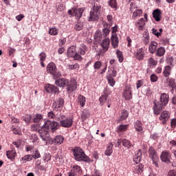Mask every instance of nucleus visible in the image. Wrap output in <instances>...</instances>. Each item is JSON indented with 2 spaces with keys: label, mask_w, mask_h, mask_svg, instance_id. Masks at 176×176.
I'll use <instances>...</instances> for the list:
<instances>
[{
  "label": "nucleus",
  "mask_w": 176,
  "mask_h": 176,
  "mask_svg": "<svg viewBox=\"0 0 176 176\" xmlns=\"http://www.w3.org/2000/svg\"><path fill=\"white\" fill-rule=\"evenodd\" d=\"M58 129V122L56 121L47 120L45 122L41 129H38L41 138L43 141L49 140V132L54 133Z\"/></svg>",
  "instance_id": "obj_1"
},
{
  "label": "nucleus",
  "mask_w": 176,
  "mask_h": 176,
  "mask_svg": "<svg viewBox=\"0 0 176 176\" xmlns=\"http://www.w3.org/2000/svg\"><path fill=\"white\" fill-rule=\"evenodd\" d=\"M100 16H101V5L94 3L91 8L87 20L90 22L98 21Z\"/></svg>",
  "instance_id": "obj_2"
},
{
  "label": "nucleus",
  "mask_w": 176,
  "mask_h": 176,
  "mask_svg": "<svg viewBox=\"0 0 176 176\" xmlns=\"http://www.w3.org/2000/svg\"><path fill=\"white\" fill-rule=\"evenodd\" d=\"M72 152L74 159L77 162H85L86 163H90V158L86 155L85 151H83L80 147H75L72 149Z\"/></svg>",
  "instance_id": "obj_3"
},
{
  "label": "nucleus",
  "mask_w": 176,
  "mask_h": 176,
  "mask_svg": "<svg viewBox=\"0 0 176 176\" xmlns=\"http://www.w3.org/2000/svg\"><path fill=\"white\" fill-rule=\"evenodd\" d=\"M56 120L60 122L59 126H60V127L69 128L74 123V120H72V118H67L63 114H57Z\"/></svg>",
  "instance_id": "obj_4"
},
{
  "label": "nucleus",
  "mask_w": 176,
  "mask_h": 176,
  "mask_svg": "<svg viewBox=\"0 0 176 176\" xmlns=\"http://www.w3.org/2000/svg\"><path fill=\"white\" fill-rule=\"evenodd\" d=\"M149 157L152 159L153 164H155V167H159V157L157 156V153H156V150L153 148V147H150L148 149Z\"/></svg>",
  "instance_id": "obj_5"
},
{
  "label": "nucleus",
  "mask_w": 176,
  "mask_h": 176,
  "mask_svg": "<svg viewBox=\"0 0 176 176\" xmlns=\"http://www.w3.org/2000/svg\"><path fill=\"white\" fill-rule=\"evenodd\" d=\"M109 38H104L102 43L101 46L102 47V50H100V51H98V56H103L104 53L106 52H108V49H109Z\"/></svg>",
  "instance_id": "obj_6"
},
{
  "label": "nucleus",
  "mask_w": 176,
  "mask_h": 176,
  "mask_svg": "<svg viewBox=\"0 0 176 176\" xmlns=\"http://www.w3.org/2000/svg\"><path fill=\"white\" fill-rule=\"evenodd\" d=\"M64 107V99L59 98L58 100H55L52 104L53 111H61Z\"/></svg>",
  "instance_id": "obj_7"
},
{
  "label": "nucleus",
  "mask_w": 176,
  "mask_h": 176,
  "mask_svg": "<svg viewBox=\"0 0 176 176\" xmlns=\"http://www.w3.org/2000/svg\"><path fill=\"white\" fill-rule=\"evenodd\" d=\"M169 98L170 97L167 94L162 93L160 95V101L157 102V104H160V105H162V107H166V105L168 104Z\"/></svg>",
  "instance_id": "obj_8"
},
{
  "label": "nucleus",
  "mask_w": 176,
  "mask_h": 176,
  "mask_svg": "<svg viewBox=\"0 0 176 176\" xmlns=\"http://www.w3.org/2000/svg\"><path fill=\"white\" fill-rule=\"evenodd\" d=\"M77 89L78 82H76V80H71L68 85H67V91L68 93H72L73 91H75V90H76Z\"/></svg>",
  "instance_id": "obj_9"
},
{
  "label": "nucleus",
  "mask_w": 176,
  "mask_h": 176,
  "mask_svg": "<svg viewBox=\"0 0 176 176\" xmlns=\"http://www.w3.org/2000/svg\"><path fill=\"white\" fill-rule=\"evenodd\" d=\"M133 54L134 57H135L138 61H141L142 60H144V57H145V51L144 50V48L141 47L136 50Z\"/></svg>",
  "instance_id": "obj_10"
},
{
  "label": "nucleus",
  "mask_w": 176,
  "mask_h": 176,
  "mask_svg": "<svg viewBox=\"0 0 176 176\" xmlns=\"http://www.w3.org/2000/svg\"><path fill=\"white\" fill-rule=\"evenodd\" d=\"M55 85L58 87H67L69 85V80L67 78H58L55 80Z\"/></svg>",
  "instance_id": "obj_11"
},
{
  "label": "nucleus",
  "mask_w": 176,
  "mask_h": 176,
  "mask_svg": "<svg viewBox=\"0 0 176 176\" xmlns=\"http://www.w3.org/2000/svg\"><path fill=\"white\" fill-rule=\"evenodd\" d=\"M170 119V113L168 111H164L160 116V120L162 124H166Z\"/></svg>",
  "instance_id": "obj_12"
},
{
  "label": "nucleus",
  "mask_w": 176,
  "mask_h": 176,
  "mask_svg": "<svg viewBox=\"0 0 176 176\" xmlns=\"http://www.w3.org/2000/svg\"><path fill=\"white\" fill-rule=\"evenodd\" d=\"M45 89L47 93H52V94H56V93H58L59 90L56 85L48 84L45 85Z\"/></svg>",
  "instance_id": "obj_13"
},
{
  "label": "nucleus",
  "mask_w": 176,
  "mask_h": 176,
  "mask_svg": "<svg viewBox=\"0 0 176 176\" xmlns=\"http://www.w3.org/2000/svg\"><path fill=\"white\" fill-rule=\"evenodd\" d=\"M122 97L125 98V100H131L133 98V94L131 93V88L130 87H126L124 92L122 94Z\"/></svg>",
  "instance_id": "obj_14"
},
{
  "label": "nucleus",
  "mask_w": 176,
  "mask_h": 176,
  "mask_svg": "<svg viewBox=\"0 0 176 176\" xmlns=\"http://www.w3.org/2000/svg\"><path fill=\"white\" fill-rule=\"evenodd\" d=\"M154 106L153 107V112L155 115H160V112H162V109L164 108V106L160 104L159 103H156V102H153Z\"/></svg>",
  "instance_id": "obj_15"
},
{
  "label": "nucleus",
  "mask_w": 176,
  "mask_h": 176,
  "mask_svg": "<svg viewBox=\"0 0 176 176\" xmlns=\"http://www.w3.org/2000/svg\"><path fill=\"white\" fill-rule=\"evenodd\" d=\"M17 153H16V150L12 149L6 151V156L8 159H10L11 162H14L15 160Z\"/></svg>",
  "instance_id": "obj_16"
},
{
  "label": "nucleus",
  "mask_w": 176,
  "mask_h": 176,
  "mask_svg": "<svg viewBox=\"0 0 176 176\" xmlns=\"http://www.w3.org/2000/svg\"><path fill=\"white\" fill-rule=\"evenodd\" d=\"M56 71H57L56 64H54L53 62L50 63L47 66V74H50V75H52V74H54Z\"/></svg>",
  "instance_id": "obj_17"
},
{
  "label": "nucleus",
  "mask_w": 176,
  "mask_h": 176,
  "mask_svg": "<svg viewBox=\"0 0 176 176\" xmlns=\"http://www.w3.org/2000/svg\"><path fill=\"white\" fill-rule=\"evenodd\" d=\"M111 45L113 49H116L119 46V38H118V34H114L111 35Z\"/></svg>",
  "instance_id": "obj_18"
},
{
  "label": "nucleus",
  "mask_w": 176,
  "mask_h": 176,
  "mask_svg": "<svg viewBox=\"0 0 176 176\" xmlns=\"http://www.w3.org/2000/svg\"><path fill=\"white\" fill-rule=\"evenodd\" d=\"M171 155L167 151H164L161 154V160L162 162H164L165 163H170V159Z\"/></svg>",
  "instance_id": "obj_19"
},
{
  "label": "nucleus",
  "mask_w": 176,
  "mask_h": 176,
  "mask_svg": "<svg viewBox=\"0 0 176 176\" xmlns=\"http://www.w3.org/2000/svg\"><path fill=\"white\" fill-rule=\"evenodd\" d=\"M162 11L159 9L157 8L153 10V17L155 19V21H160L162 19Z\"/></svg>",
  "instance_id": "obj_20"
},
{
  "label": "nucleus",
  "mask_w": 176,
  "mask_h": 176,
  "mask_svg": "<svg viewBox=\"0 0 176 176\" xmlns=\"http://www.w3.org/2000/svg\"><path fill=\"white\" fill-rule=\"evenodd\" d=\"M157 48V42L156 41H151L149 44L148 47V52L151 54H153L156 53V49Z\"/></svg>",
  "instance_id": "obj_21"
},
{
  "label": "nucleus",
  "mask_w": 176,
  "mask_h": 176,
  "mask_svg": "<svg viewBox=\"0 0 176 176\" xmlns=\"http://www.w3.org/2000/svg\"><path fill=\"white\" fill-rule=\"evenodd\" d=\"M135 25L139 31L144 30V28H145V20L144 18L140 19L138 22H136Z\"/></svg>",
  "instance_id": "obj_22"
},
{
  "label": "nucleus",
  "mask_w": 176,
  "mask_h": 176,
  "mask_svg": "<svg viewBox=\"0 0 176 176\" xmlns=\"http://www.w3.org/2000/svg\"><path fill=\"white\" fill-rule=\"evenodd\" d=\"M134 127H135L136 131L138 132V134L142 133V131L144 130V128L142 127V123L141 122V121L137 120L134 123Z\"/></svg>",
  "instance_id": "obj_23"
},
{
  "label": "nucleus",
  "mask_w": 176,
  "mask_h": 176,
  "mask_svg": "<svg viewBox=\"0 0 176 176\" xmlns=\"http://www.w3.org/2000/svg\"><path fill=\"white\" fill-rule=\"evenodd\" d=\"M83 12H85V9L83 8L74 9V14L76 19H80V17H82V14H83Z\"/></svg>",
  "instance_id": "obj_24"
},
{
  "label": "nucleus",
  "mask_w": 176,
  "mask_h": 176,
  "mask_svg": "<svg viewBox=\"0 0 176 176\" xmlns=\"http://www.w3.org/2000/svg\"><path fill=\"white\" fill-rule=\"evenodd\" d=\"M52 142L54 145H61V144L64 142V137L62 135H57L52 140Z\"/></svg>",
  "instance_id": "obj_25"
},
{
  "label": "nucleus",
  "mask_w": 176,
  "mask_h": 176,
  "mask_svg": "<svg viewBox=\"0 0 176 176\" xmlns=\"http://www.w3.org/2000/svg\"><path fill=\"white\" fill-rule=\"evenodd\" d=\"M166 80L168 82V87L172 89L170 91L173 93V91H174V89H176L175 79L166 78Z\"/></svg>",
  "instance_id": "obj_26"
},
{
  "label": "nucleus",
  "mask_w": 176,
  "mask_h": 176,
  "mask_svg": "<svg viewBox=\"0 0 176 176\" xmlns=\"http://www.w3.org/2000/svg\"><path fill=\"white\" fill-rule=\"evenodd\" d=\"M118 75V72L116 70H115L114 68L111 69L110 67H109V70H108V73L107 74L106 78H116V76Z\"/></svg>",
  "instance_id": "obj_27"
},
{
  "label": "nucleus",
  "mask_w": 176,
  "mask_h": 176,
  "mask_svg": "<svg viewBox=\"0 0 176 176\" xmlns=\"http://www.w3.org/2000/svg\"><path fill=\"white\" fill-rule=\"evenodd\" d=\"M76 54V47L74 45L71 46L67 50V57H72Z\"/></svg>",
  "instance_id": "obj_28"
},
{
  "label": "nucleus",
  "mask_w": 176,
  "mask_h": 176,
  "mask_svg": "<svg viewBox=\"0 0 176 176\" xmlns=\"http://www.w3.org/2000/svg\"><path fill=\"white\" fill-rule=\"evenodd\" d=\"M163 75L164 78H168V76L171 75V66L167 65L164 67Z\"/></svg>",
  "instance_id": "obj_29"
},
{
  "label": "nucleus",
  "mask_w": 176,
  "mask_h": 176,
  "mask_svg": "<svg viewBox=\"0 0 176 176\" xmlns=\"http://www.w3.org/2000/svg\"><path fill=\"white\" fill-rule=\"evenodd\" d=\"M87 50H88L87 46H86V45L85 44H81L78 52L80 54V56H85Z\"/></svg>",
  "instance_id": "obj_30"
},
{
  "label": "nucleus",
  "mask_w": 176,
  "mask_h": 176,
  "mask_svg": "<svg viewBox=\"0 0 176 176\" xmlns=\"http://www.w3.org/2000/svg\"><path fill=\"white\" fill-rule=\"evenodd\" d=\"M113 144H112V143H109L104 151V155H106V156H111L113 152Z\"/></svg>",
  "instance_id": "obj_31"
},
{
  "label": "nucleus",
  "mask_w": 176,
  "mask_h": 176,
  "mask_svg": "<svg viewBox=\"0 0 176 176\" xmlns=\"http://www.w3.org/2000/svg\"><path fill=\"white\" fill-rule=\"evenodd\" d=\"M96 42H101L102 39V34H101V30H98L95 32L94 36Z\"/></svg>",
  "instance_id": "obj_32"
},
{
  "label": "nucleus",
  "mask_w": 176,
  "mask_h": 176,
  "mask_svg": "<svg viewBox=\"0 0 176 176\" xmlns=\"http://www.w3.org/2000/svg\"><path fill=\"white\" fill-rule=\"evenodd\" d=\"M122 145L126 149H130L132 146H133V143L127 139H122Z\"/></svg>",
  "instance_id": "obj_33"
},
{
  "label": "nucleus",
  "mask_w": 176,
  "mask_h": 176,
  "mask_svg": "<svg viewBox=\"0 0 176 176\" xmlns=\"http://www.w3.org/2000/svg\"><path fill=\"white\" fill-rule=\"evenodd\" d=\"M164 54H166V49L164 47H160L156 50V56L157 57H163Z\"/></svg>",
  "instance_id": "obj_34"
},
{
  "label": "nucleus",
  "mask_w": 176,
  "mask_h": 176,
  "mask_svg": "<svg viewBox=\"0 0 176 176\" xmlns=\"http://www.w3.org/2000/svg\"><path fill=\"white\" fill-rule=\"evenodd\" d=\"M90 116V112L88 109H84L81 113V119L82 122L87 120V118Z\"/></svg>",
  "instance_id": "obj_35"
},
{
  "label": "nucleus",
  "mask_w": 176,
  "mask_h": 176,
  "mask_svg": "<svg viewBox=\"0 0 176 176\" xmlns=\"http://www.w3.org/2000/svg\"><path fill=\"white\" fill-rule=\"evenodd\" d=\"M39 58H40V63H41V67H43V68H45V63L43 62L46 61V53L45 52L40 53Z\"/></svg>",
  "instance_id": "obj_36"
},
{
  "label": "nucleus",
  "mask_w": 176,
  "mask_h": 176,
  "mask_svg": "<svg viewBox=\"0 0 176 176\" xmlns=\"http://www.w3.org/2000/svg\"><path fill=\"white\" fill-rule=\"evenodd\" d=\"M142 168H144V165L139 164L138 165L135 166L134 173L135 174H141V173H142Z\"/></svg>",
  "instance_id": "obj_37"
},
{
  "label": "nucleus",
  "mask_w": 176,
  "mask_h": 176,
  "mask_svg": "<svg viewBox=\"0 0 176 176\" xmlns=\"http://www.w3.org/2000/svg\"><path fill=\"white\" fill-rule=\"evenodd\" d=\"M100 105H103L105 102H108V94H104L102 95L99 98Z\"/></svg>",
  "instance_id": "obj_38"
},
{
  "label": "nucleus",
  "mask_w": 176,
  "mask_h": 176,
  "mask_svg": "<svg viewBox=\"0 0 176 176\" xmlns=\"http://www.w3.org/2000/svg\"><path fill=\"white\" fill-rule=\"evenodd\" d=\"M108 4L112 9H114V10H118V1H116V0L109 1Z\"/></svg>",
  "instance_id": "obj_39"
},
{
  "label": "nucleus",
  "mask_w": 176,
  "mask_h": 176,
  "mask_svg": "<svg viewBox=\"0 0 176 176\" xmlns=\"http://www.w3.org/2000/svg\"><path fill=\"white\" fill-rule=\"evenodd\" d=\"M116 54L118 58L119 63H123L124 58L123 57V52H122L120 50H117Z\"/></svg>",
  "instance_id": "obj_40"
},
{
  "label": "nucleus",
  "mask_w": 176,
  "mask_h": 176,
  "mask_svg": "<svg viewBox=\"0 0 176 176\" xmlns=\"http://www.w3.org/2000/svg\"><path fill=\"white\" fill-rule=\"evenodd\" d=\"M141 155H142V153L139 150L138 153L133 157V162H135L136 164H138V163L141 162Z\"/></svg>",
  "instance_id": "obj_41"
},
{
  "label": "nucleus",
  "mask_w": 176,
  "mask_h": 176,
  "mask_svg": "<svg viewBox=\"0 0 176 176\" xmlns=\"http://www.w3.org/2000/svg\"><path fill=\"white\" fill-rule=\"evenodd\" d=\"M32 155H27L21 158V163H27V162H31L32 160Z\"/></svg>",
  "instance_id": "obj_42"
},
{
  "label": "nucleus",
  "mask_w": 176,
  "mask_h": 176,
  "mask_svg": "<svg viewBox=\"0 0 176 176\" xmlns=\"http://www.w3.org/2000/svg\"><path fill=\"white\" fill-rule=\"evenodd\" d=\"M141 14H142V10H136L133 12V19H134L135 20V19H137V17H140Z\"/></svg>",
  "instance_id": "obj_43"
},
{
  "label": "nucleus",
  "mask_w": 176,
  "mask_h": 176,
  "mask_svg": "<svg viewBox=\"0 0 176 176\" xmlns=\"http://www.w3.org/2000/svg\"><path fill=\"white\" fill-rule=\"evenodd\" d=\"M78 102L81 107H85V104H86V98L82 95H80L78 96Z\"/></svg>",
  "instance_id": "obj_44"
},
{
  "label": "nucleus",
  "mask_w": 176,
  "mask_h": 176,
  "mask_svg": "<svg viewBox=\"0 0 176 176\" xmlns=\"http://www.w3.org/2000/svg\"><path fill=\"white\" fill-rule=\"evenodd\" d=\"M148 63L150 67L153 68V67H156V65H157V60H155L153 58H150L148 59Z\"/></svg>",
  "instance_id": "obj_45"
},
{
  "label": "nucleus",
  "mask_w": 176,
  "mask_h": 176,
  "mask_svg": "<svg viewBox=\"0 0 176 176\" xmlns=\"http://www.w3.org/2000/svg\"><path fill=\"white\" fill-rule=\"evenodd\" d=\"M22 119L25 122L26 124H29L31 122V119H32V116L31 115L26 114L25 116L22 117Z\"/></svg>",
  "instance_id": "obj_46"
},
{
  "label": "nucleus",
  "mask_w": 176,
  "mask_h": 176,
  "mask_svg": "<svg viewBox=\"0 0 176 176\" xmlns=\"http://www.w3.org/2000/svg\"><path fill=\"white\" fill-rule=\"evenodd\" d=\"M42 119H43V116L42 114H36L35 118L33 119L34 123H39Z\"/></svg>",
  "instance_id": "obj_47"
},
{
  "label": "nucleus",
  "mask_w": 176,
  "mask_h": 176,
  "mask_svg": "<svg viewBox=\"0 0 176 176\" xmlns=\"http://www.w3.org/2000/svg\"><path fill=\"white\" fill-rule=\"evenodd\" d=\"M129 118V111L127 110H123L120 116L122 120H124Z\"/></svg>",
  "instance_id": "obj_48"
},
{
  "label": "nucleus",
  "mask_w": 176,
  "mask_h": 176,
  "mask_svg": "<svg viewBox=\"0 0 176 176\" xmlns=\"http://www.w3.org/2000/svg\"><path fill=\"white\" fill-rule=\"evenodd\" d=\"M67 68V69H69V71L72 69H79V64L75 63L74 65H68Z\"/></svg>",
  "instance_id": "obj_49"
},
{
  "label": "nucleus",
  "mask_w": 176,
  "mask_h": 176,
  "mask_svg": "<svg viewBox=\"0 0 176 176\" xmlns=\"http://www.w3.org/2000/svg\"><path fill=\"white\" fill-rule=\"evenodd\" d=\"M32 159H39L41 157V153H39V150L37 148L34 151L33 155H32Z\"/></svg>",
  "instance_id": "obj_50"
},
{
  "label": "nucleus",
  "mask_w": 176,
  "mask_h": 176,
  "mask_svg": "<svg viewBox=\"0 0 176 176\" xmlns=\"http://www.w3.org/2000/svg\"><path fill=\"white\" fill-rule=\"evenodd\" d=\"M58 34V30L56 28H52L50 29L49 34L50 35H57Z\"/></svg>",
  "instance_id": "obj_51"
},
{
  "label": "nucleus",
  "mask_w": 176,
  "mask_h": 176,
  "mask_svg": "<svg viewBox=\"0 0 176 176\" xmlns=\"http://www.w3.org/2000/svg\"><path fill=\"white\" fill-rule=\"evenodd\" d=\"M101 67H102V63H101V61L100 60L95 62V63L94 64V69H100Z\"/></svg>",
  "instance_id": "obj_52"
},
{
  "label": "nucleus",
  "mask_w": 176,
  "mask_h": 176,
  "mask_svg": "<svg viewBox=\"0 0 176 176\" xmlns=\"http://www.w3.org/2000/svg\"><path fill=\"white\" fill-rule=\"evenodd\" d=\"M36 166L38 170L46 172V167H45V166L41 165V162H36Z\"/></svg>",
  "instance_id": "obj_53"
},
{
  "label": "nucleus",
  "mask_w": 176,
  "mask_h": 176,
  "mask_svg": "<svg viewBox=\"0 0 176 176\" xmlns=\"http://www.w3.org/2000/svg\"><path fill=\"white\" fill-rule=\"evenodd\" d=\"M53 76V78L56 80H57V79H58V78H60V76H61V73L60 72H57V70L55 71V72H54V74H52Z\"/></svg>",
  "instance_id": "obj_54"
},
{
  "label": "nucleus",
  "mask_w": 176,
  "mask_h": 176,
  "mask_svg": "<svg viewBox=\"0 0 176 176\" xmlns=\"http://www.w3.org/2000/svg\"><path fill=\"white\" fill-rule=\"evenodd\" d=\"M107 79L108 80L109 85H110L111 87H113V86H115V83H116L115 79L112 78H107Z\"/></svg>",
  "instance_id": "obj_55"
},
{
  "label": "nucleus",
  "mask_w": 176,
  "mask_h": 176,
  "mask_svg": "<svg viewBox=\"0 0 176 176\" xmlns=\"http://www.w3.org/2000/svg\"><path fill=\"white\" fill-rule=\"evenodd\" d=\"M47 118L50 119H56L57 120V117H56V114L53 113V111H50V112L47 113Z\"/></svg>",
  "instance_id": "obj_56"
},
{
  "label": "nucleus",
  "mask_w": 176,
  "mask_h": 176,
  "mask_svg": "<svg viewBox=\"0 0 176 176\" xmlns=\"http://www.w3.org/2000/svg\"><path fill=\"white\" fill-rule=\"evenodd\" d=\"M74 60H77L78 61H82V56L78 52H76L75 55L73 56Z\"/></svg>",
  "instance_id": "obj_57"
},
{
  "label": "nucleus",
  "mask_w": 176,
  "mask_h": 176,
  "mask_svg": "<svg viewBox=\"0 0 176 176\" xmlns=\"http://www.w3.org/2000/svg\"><path fill=\"white\" fill-rule=\"evenodd\" d=\"M31 140L33 143L38 142V135L34 133L31 135Z\"/></svg>",
  "instance_id": "obj_58"
},
{
  "label": "nucleus",
  "mask_w": 176,
  "mask_h": 176,
  "mask_svg": "<svg viewBox=\"0 0 176 176\" xmlns=\"http://www.w3.org/2000/svg\"><path fill=\"white\" fill-rule=\"evenodd\" d=\"M51 157H52L50 156V154L45 153L44 156L43 157V160H44V162H49V160H50Z\"/></svg>",
  "instance_id": "obj_59"
},
{
  "label": "nucleus",
  "mask_w": 176,
  "mask_h": 176,
  "mask_svg": "<svg viewBox=\"0 0 176 176\" xmlns=\"http://www.w3.org/2000/svg\"><path fill=\"white\" fill-rule=\"evenodd\" d=\"M38 129H39V125L38 124H34L31 126L32 131H38L39 132V130Z\"/></svg>",
  "instance_id": "obj_60"
},
{
  "label": "nucleus",
  "mask_w": 176,
  "mask_h": 176,
  "mask_svg": "<svg viewBox=\"0 0 176 176\" xmlns=\"http://www.w3.org/2000/svg\"><path fill=\"white\" fill-rule=\"evenodd\" d=\"M74 168L76 173H78V174H82V168H80V166H79V165L74 166Z\"/></svg>",
  "instance_id": "obj_61"
},
{
  "label": "nucleus",
  "mask_w": 176,
  "mask_h": 176,
  "mask_svg": "<svg viewBox=\"0 0 176 176\" xmlns=\"http://www.w3.org/2000/svg\"><path fill=\"white\" fill-rule=\"evenodd\" d=\"M142 85H144V80H138L136 82V89H140V87H141Z\"/></svg>",
  "instance_id": "obj_62"
},
{
  "label": "nucleus",
  "mask_w": 176,
  "mask_h": 176,
  "mask_svg": "<svg viewBox=\"0 0 176 176\" xmlns=\"http://www.w3.org/2000/svg\"><path fill=\"white\" fill-rule=\"evenodd\" d=\"M57 12H63L64 10V4H59L56 6Z\"/></svg>",
  "instance_id": "obj_63"
},
{
  "label": "nucleus",
  "mask_w": 176,
  "mask_h": 176,
  "mask_svg": "<svg viewBox=\"0 0 176 176\" xmlns=\"http://www.w3.org/2000/svg\"><path fill=\"white\" fill-rule=\"evenodd\" d=\"M168 176H176V170L173 169V170H169L168 173Z\"/></svg>",
  "instance_id": "obj_64"
}]
</instances>
